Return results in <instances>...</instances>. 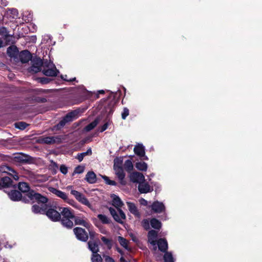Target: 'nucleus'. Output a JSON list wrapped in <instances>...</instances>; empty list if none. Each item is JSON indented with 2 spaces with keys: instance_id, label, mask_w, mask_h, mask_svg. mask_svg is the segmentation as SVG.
<instances>
[{
  "instance_id": "f257e3e1",
  "label": "nucleus",
  "mask_w": 262,
  "mask_h": 262,
  "mask_svg": "<svg viewBox=\"0 0 262 262\" xmlns=\"http://www.w3.org/2000/svg\"><path fill=\"white\" fill-rule=\"evenodd\" d=\"M18 191L23 194V202L26 204H33L36 202L38 204L48 203V198L31 189L29 184L26 182H19Z\"/></svg>"
},
{
  "instance_id": "f03ea898",
  "label": "nucleus",
  "mask_w": 262,
  "mask_h": 262,
  "mask_svg": "<svg viewBox=\"0 0 262 262\" xmlns=\"http://www.w3.org/2000/svg\"><path fill=\"white\" fill-rule=\"evenodd\" d=\"M59 211L61 214V219L60 221L61 225L67 229H72L74 226L73 219L74 218V210L70 207L60 206Z\"/></svg>"
},
{
  "instance_id": "7ed1b4c3",
  "label": "nucleus",
  "mask_w": 262,
  "mask_h": 262,
  "mask_svg": "<svg viewBox=\"0 0 262 262\" xmlns=\"http://www.w3.org/2000/svg\"><path fill=\"white\" fill-rule=\"evenodd\" d=\"M46 206L45 214L52 221L56 222L60 221L61 219L60 213V206L57 205L45 204Z\"/></svg>"
},
{
  "instance_id": "20e7f679",
  "label": "nucleus",
  "mask_w": 262,
  "mask_h": 262,
  "mask_svg": "<svg viewBox=\"0 0 262 262\" xmlns=\"http://www.w3.org/2000/svg\"><path fill=\"white\" fill-rule=\"evenodd\" d=\"M79 113V111L77 110L68 113L62 118L58 124L53 126L52 130L56 131L60 130L67 123L72 122L74 119H76L78 117Z\"/></svg>"
},
{
  "instance_id": "39448f33",
  "label": "nucleus",
  "mask_w": 262,
  "mask_h": 262,
  "mask_svg": "<svg viewBox=\"0 0 262 262\" xmlns=\"http://www.w3.org/2000/svg\"><path fill=\"white\" fill-rule=\"evenodd\" d=\"M31 66L28 69L30 73L35 74L42 71V59L35 56L31 60Z\"/></svg>"
},
{
  "instance_id": "423d86ee",
  "label": "nucleus",
  "mask_w": 262,
  "mask_h": 262,
  "mask_svg": "<svg viewBox=\"0 0 262 262\" xmlns=\"http://www.w3.org/2000/svg\"><path fill=\"white\" fill-rule=\"evenodd\" d=\"M13 159L14 161L21 164H31L34 161L33 157L23 153L14 154Z\"/></svg>"
},
{
  "instance_id": "0eeeda50",
  "label": "nucleus",
  "mask_w": 262,
  "mask_h": 262,
  "mask_svg": "<svg viewBox=\"0 0 262 262\" xmlns=\"http://www.w3.org/2000/svg\"><path fill=\"white\" fill-rule=\"evenodd\" d=\"M73 232L76 238L79 241L86 242L89 239V234L86 230L81 228L77 227L73 229Z\"/></svg>"
},
{
  "instance_id": "6e6552de",
  "label": "nucleus",
  "mask_w": 262,
  "mask_h": 262,
  "mask_svg": "<svg viewBox=\"0 0 262 262\" xmlns=\"http://www.w3.org/2000/svg\"><path fill=\"white\" fill-rule=\"evenodd\" d=\"M49 190L51 192L62 199L65 202L74 206L73 204L75 203V201L72 199H69L66 192L54 187H50Z\"/></svg>"
},
{
  "instance_id": "1a4fd4ad",
  "label": "nucleus",
  "mask_w": 262,
  "mask_h": 262,
  "mask_svg": "<svg viewBox=\"0 0 262 262\" xmlns=\"http://www.w3.org/2000/svg\"><path fill=\"white\" fill-rule=\"evenodd\" d=\"M16 187H13L12 189L8 191L5 190V192L7 193L9 199L14 202L21 201L23 202V194L18 190L15 189Z\"/></svg>"
},
{
  "instance_id": "9d476101",
  "label": "nucleus",
  "mask_w": 262,
  "mask_h": 262,
  "mask_svg": "<svg viewBox=\"0 0 262 262\" xmlns=\"http://www.w3.org/2000/svg\"><path fill=\"white\" fill-rule=\"evenodd\" d=\"M18 57L23 63H28L33 57L31 53L27 50L21 51L18 54Z\"/></svg>"
},
{
  "instance_id": "9b49d317",
  "label": "nucleus",
  "mask_w": 262,
  "mask_h": 262,
  "mask_svg": "<svg viewBox=\"0 0 262 262\" xmlns=\"http://www.w3.org/2000/svg\"><path fill=\"white\" fill-rule=\"evenodd\" d=\"M158 237V232L155 230H151L149 231L147 234V238L148 242L152 246H155L154 248L155 250H156L157 247V239Z\"/></svg>"
},
{
  "instance_id": "f8f14e48",
  "label": "nucleus",
  "mask_w": 262,
  "mask_h": 262,
  "mask_svg": "<svg viewBox=\"0 0 262 262\" xmlns=\"http://www.w3.org/2000/svg\"><path fill=\"white\" fill-rule=\"evenodd\" d=\"M130 181L133 183H141L142 181H145V177L144 175L139 172H133L130 173L129 176Z\"/></svg>"
},
{
  "instance_id": "ddd939ff",
  "label": "nucleus",
  "mask_w": 262,
  "mask_h": 262,
  "mask_svg": "<svg viewBox=\"0 0 262 262\" xmlns=\"http://www.w3.org/2000/svg\"><path fill=\"white\" fill-rule=\"evenodd\" d=\"M42 72L46 76L55 77L58 75L59 72L56 69L55 65L53 64V66L50 68L42 69Z\"/></svg>"
},
{
  "instance_id": "4468645a",
  "label": "nucleus",
  "mask_w": 262,
  "mask_h": 262,
  "mask_svg": "<svg viewBox=\"0 0 262 262\" xmlns=\"http://www.w3.org/2000/svg\"><path fill=\"white\" fill-rule=\"evenodd\" d=\"M151 209L156 213H161L165 211V207L163 203L158 201H155L150 206Z\"/></svg>"
},
{
  "instance_id": "2eb2a0df",
  "label": "nucleus",
  "mask_w": 262,
  "mask_h": 262,
  "mask_svg": "<svg viewBox=\"0 0 262 262\" xmlns=\"http://www.w3.org/2000/svg\"><path fill=\"white\" fill-rule=\"evenodd\" d=\"M138 190L141 193H147L151 192L153 188L150 187L147 182L142 181L139 184Z\"/></svg>"
},
{
  "instance_id": "dca6fc26",
  "label": "nucleus",
  "mask_w": 262,
  "mask_h": 262,
  "mask_svg": "<svg viewBox=\"0 0 262 262\" xmlns=\"http://www.w3.org/2000/svg\"><path fill=\"white\" fill-rule=\"evenodd\" d=\"M115 171V174L117 176L119 182L122 185L126 184V181L124 180L125 173L124 172L122 167H119L116 169H114Z\"/></svg>"
},
{
  "instance_id": "f3484780",
  "label": "nucleus",
  "mask_w": 262,
  "mask_h": 262,
  "mask_svg": "<svg viewBox=\"0 0 262 262\" xmlns=\"http://www.w3.org/2000/svg\"><path fill=\"white\" fill-rule=\"evenodd\" d=\"M159 250L162 252H166L168 250V243L167 240L164 238H160L157 241Z\"/></svg>"
},
{
  "instance_id": "a211bd4d",
  "label": "nucleus",
  "mask_w": 262,
  "mask_h": 262,
  "mask_svg": "<svg viewBox=\"0 0 262 262\" xmlns=\"http://www.w3.org/2000/svg\"><path fill=\"white\" fill-rule=\"evenodd\" d=\"M47 203L43 204L44 205H41V206H39L37 204H33L31 207L32 212L34 214H45L46 209L45 204H47Z\"/></svg>"
},
{
  "instance_id": "6ab92c4d",
  "label": "nucleus",
  "mask_w": 262,
  "mask_h": 262,
  "mask_svg": "<svg viewBox=\"0 0 262 262\" xmlns=\"http://www.w3.org/2000/svg\"><path fill=\"white\" fill-rule=\"evenodd\" d=\"M73 220L74 221L75 225L83 226L88 229L91 226V224L89 222L83 220V219L81 218L79 216H75L74 215V218L73 219Z\"/></svg>"
},
{
  "instance_id": "aec40b11",
  "label": "nucleus",
  "mask_w": 262,
  "mask_h": 262,
  "mask_svg": "<svg viewBox=\"0 0 262 262\" xmlns=\"http://www.w3.org/2000/svg\"><path fill=\"white\" fill-rule=\"evenodd\" d=\"M126 204L130 212L134 214L136 217L140 218L141 214L135 204L134 203L130 202H127Z\"/></svg>"
},
{
  "instance_id": "412c9836",
  "label": "nucleus",
  "mask_w": 262,
  "mask_h": 262,
  "mask_svg": "<svg viewBox=\"0 0 262 262\" xmlns=\"http://www.w3.org/2000/svg\"><path fill=\"white\" fill-rule=\"evenodd\" d=\"M88 247L92 253H96L99 251L98 242L95 240H90L88 242Z\"/></svg>"
},
{
  "instance_id": "4be33fe9",
  "label": "nucleus",
  "mask_w": 262,
  "mask_h": 262,
  "mask_svg": "<svg viewBox=\"0 0 262 262\" xmlns=\"http://www.w3.org/2000/svg\"><path fill=\"white\" fill-rule=\"evenodd\" d=\"M7 53L9 57L16 58L19 54L18 48L15 46H11L7 48Z\"/></svg>"
},
{
  "instance_id": "5701e85b",
  "label": "nucleus",
  "mask_w": 262,
  "mask_h": 262,
  "mask_svg": "<svg viewBox=\"0 0 262 262\" xmlns=\"http://www.w3.org/2000/svg\"><path fill=\"white\" fill-rule=\"evenodd\" d=\"M89 183L94 184L97 181L96 175L93 171H89L84 179Z\"/></svg>"
},
{
  "instance_id": "b1692460",
  "label": "nucleus",
  "mask_w": 262,
  "mask_h": 262,
  "mask_svg": "<svg viewBox=\"0 0 262 262\" xmlns=\"http://www.w3.org/2000/svg\"><path fill=\"white\" fill-rule=\"evenodd\" d=\"M134 152L138 156H144L145 152V147L142 144H138L135 146L134 148Z\"/></svg>"
},
{
  "instance_id": "393cba45",
  "label": "nucleus",
  "mask_w": 262,
  "mask_h": 262,
  "mask_svg": "<svg viewBox=\"0 0 262 262\" xmlns=\"http://www.w3.org/2000/svg\"><path fill=\"white\" fill-rule=\"evenodd\" d=\"M112 197L113 198V205L117 209L120 208L123 205L122 201L118 196L114 194Z\"/></svg>"
},
{
  "instance_id": "a878e982",
  "label": "nucleus",
  "mask_w": 262,
  "mask_h": 262,
  "mask_svg": "<svg viewBox=\"0 0 262 262\" xmlns=\"http://www.w3.org/2000/svg\"><path fill=\"white\" fill-rule=\"evenodd\" d=\"M2 183L3 187H9L12 183V179L9 177H3L1 179L0 181Z\"/></svg>"
},
{
  "instance_id": "bb28decb",
  "label": "nucleus",
  "mask_w": 262,
  "mask_h": 262,
  "mask_svg": "<svg viewBox=\"0 0 262 262\" xmlns=\"http://www.w3.org/2000/svg\"><path fill=\"white\" fill-rule=\"evenodd\" d=\"M38 142L48 144H53L55 142L54 137H41L38 139Z\"/></svg>"
},
{
  "instance_id": "cd10ccee",
  "label": "nucleus",
  "mask_w": 262,
  "mask_h": 262,
  "mask_svg": "<svg viewBox=\"0 0 262 262\" xmlns=\"http://www.w3.org/2000/svg\"><path fill=\"white\" fill-rule=\"evenodd\" d=\"M108 209L111 214L112 215L115 221L120 224L123 223V222L122 220H121V219L120 218L119 214L117 213V211L114 208L112 207H110Z\"/></svg>"
},
{
  "instance_id": "c85d7f7f",
  "label": "nucleus",
  "mask_w": 262,
  "mask_h": 262,
  "mask_svg": "<svg viewBox=\"0 0 262 262\" xmlns=\"http://www.w3.org/2000/svg\"><path fill=\"white\" fill-rule=\"evenodd\" d=\"M150 224L152 228L160 230L162 226L161 222L156 218H152L150 221Z\"/></svg>"
},
{
  "instance_id": "c756f323",
  "label": "nucleus",
  "mask_w": 262,
  "mask_h": 262,
  "mask_svg": "<svg viewBox=\"0 0 262 262\" xmlns=\"http://www.w3.org/2000/svg\"><path fill=\"white\" fill-rule=\"evenodd\" d=\"M99 120L95 119L93 122L85 126L84 130L86 132H90L94 129L98 124Z\"/></svg>"
},
{
  "instance_id": "7c9ffc66",
  "label": "nucleus",
  "mask_w": 262,
  "mask_h": 262,
  "mask_svg": "<svg viewBox=\"0 0 262 262\" xmlns=\"http://www.w3.org/2000/svg\"><path fill=\"white\" fill-rule=\"evenodd\" d=\"M92 154V151L91 148L88 149L86 151L83 152L82 153H78L76 156V159L79 161L81 162L83 160V158L87 155H91Z\"/></svg>"
},
{
  "instance_id": "2f4dec72",
  "label": "nucleus",
  "mask_w": 262,
  "mask_h": 262,
  "mask_svg": "<svg viewBox=\"0 0 262 262\" xmlns=\"http://www.w3.org/2000/svg\"><path fill=\"white\" fill-rule=\"evenodd\" d=\"M76 200L79 202H80L81 204L89 207H90L91 204L90 203L88 199L82 193L80 194V196L78 198V199Z\"/></svg>"
},
{
  "instance_id": "473e14b6",
  "label": "nucleus",
  "mask_w": 262,
  "mask_h": 262,
  "mask_svg": "<svg viewBox=\"0 0 262 262\" xmlns=\"http://www.w3.org/2000/svg\"><path fill=\"white\" fill-rule=\"evenodd\" d=\"M136 167L141 171H146L147 164L144 162H138L135 164Z\"/></svg>"
},
{
  "instance_id": "72a5a7b5",
  "label": "nucleus",
  "mask_w": 262,
  "mask_h": 262,
  "mask_svg": "<svg viewBox=\"0 0 262 262\" xmlns=\"http://www.w3.org/2000/svg\"><path fill=\"white\" fill-rule=\"evenodd\" d=\"M163 259L164 262H174V258L171 253L168 252H164Z\"/></svg>"
},
{
  "instance_id": "f704fd0d",
  "label": "nucleus",
  "mask_w": 262,
  "mask_h": 262,
  "mask_svg": "<svg viewBox=\"0 0 262 262\" xmlns=\"http://www.w3.org/2000/svg\"><path fill=\"white\" fill-rule=\"evenodd\" d=\"M124 168L128 172H130L133 169V165L130 160H127L124 164Z\"/></svg>"
},
{
  "instance_id": "c9c22d12",
  "label": "nucleus",
  "mask_w": 262,
  "mask_h": 262,
  "mask_svg": "<svg viewBox=\"0 0 262 262\" xmlns=\"http://www.w3.org/2000/svg\"><path fill=\"white\" fill-rule=\"evenodd\" d=\"M97 217L103 224H109L111 222V220L105 215L99 214L97 215Z\"/></svg>"
},
{
  "instance_id": "e433bc0d",
  "label": "nucleus",
  "mask_w": 262,
  "mask_h": 262,
  "mask_svg": "<svg viewBox=\"0 0 262 262\" xmlns=\"http://www.w3.org/2000/svg\"><path fill=\"white\" fill-rule=\"evenodd\" d=\"M101 241L105 245L108 249H111L113 246V241L111 239H108L105 236L101 237Z\"/></svg>"
},
{
  "instance_id": "4c0bfd02",
  "label": "nucleus",
  "mask_w": 262,
  "mask_h": 262,
  "mask_svg": "<svg viewBox=\"0 0 262 262\" xmlns=\"http://www.w3.org/2000/svg\"><path fill=\"white\" fill-rule=\"evenodd\" d=\"M91 260L92 262H102L101 256L98 253H92Z\"/></svg>"
},
{
  "instance_id": "58836bf2",
  "label": "nucleus",
  "mask_w": 262,
  "mask_h": 262,
  "mask_svg": "<svg viewBox=\"0 0 262 262\" xmlns=\"http://www.w3.org/2000/svg\"><path fill=\"white\" fill-rule=\"evenodd\" d=\"M118 241L120 244L125 249H129L128 247V241L126 238L119 236H118Z\"/></svg>"
},
{
  "instance_id": "ea45409f",
  "label": "nucleus",
  "mask_w": 262,
  "mask_h": 262,
  "mask_svg": "<svg viewBox=\"0 0 262 262\" xmlns=\"http://www.w3.org/2000/svg\"><path fill=\"white\" fill-rule=\"evenodd\" d=\"M28 124L25 122H18L15 123V127L20 130L25 129Z\"/></svg>"
},
{
  "instance_id": "a19ab883",
  "label": "nucleus",
  "mask_w": 262,
  "mask_h": 262,
  "mask_svg": "<svg viewBox=\"0 0 262 262\" xmlns=\"http://www.w3.org/2000/svg\"><path fill=\"white\" fill-rule=\"evenodd\" d=\"M84 169L85 167L84 166L78 165L76 166L74 169L73 175H74L75 173L80 174L83 173L84 172Z\"/></svg>"
},
{
  "instance_id": "79ce46f5",
  "label": "nucleus",
  "mask_w": 262,
  "mask_h": 262,
  "mask_svg": "<svg viewBox=\"0 0 262 262\" xmlns=\"http://www.w3.org/2000/svg\"><path fill=\"white\" fill-rule=\"evenodd\" d=\"M123 160L121 158H116L114 160V169H116L119 167H122Z\"/></svg>"
},
{
  "instance_id": "37998d69",
  "label": "nucleus",
  "mask_w": 262,
  "mask_h": 262,
  "mask_svg": "<svg viewBox=\"0 0 262 262\" xmlns=\"http://www.w3.org/2000/svg\"><path fill=\"white\" fill-rule=\"evenodd\" d=\"M102 178L107 185L112 186H116L117 185V183L115 181L110 180L109 178L106 176H102Z\"/></svg>"
},
{
  "instance_id": "c03bdc74",
  "label": "nucleus",
  "mask_w": 262,
  "mask_h": 262,
  "mask_svg": "<svg viewBox=\"0 0 262 262\" xmlns=\"http://www.w3.org/2000/svg\"><path fill=\"white\" fill-rule=\"evenodd\" d=\"M142 226L146 230H148L150 228V223L147 219H144L142 221Z\"/></svg>"
},
{
  "instance_id": "a18cd8bd",
  "label": "nucleus",
  "mask_w": 262,
  "mask_h": 262,
  "mask_svg": "<svg viewBox=\"0 0 262 262\" xmlns=\"http://www.w3.org/2000/svg\"><path fill=\"white\" fill-rule=\"evenodd\" d=\"M38 79L39 82L43 84L49 83L51 81L50 78L44 77L38 78Z\"/></svg>"
},
{
  "instance_id": "49530a36",
  "label": "nucleus",
  "mask_w": 262,
  "mask_h": 262,
  "mask_svg": "<svg viewBox=\"0 0 262 262\" xmlns=\"http://www.w3.org/2000/svg\"><path fill=\"white\" fill-rule=\"evenodd\" d=\"M129 115V110L127 107H124L121 114L122 119L125 120Z\"/></svg>"
},
{
  "instance_id": "de8ad7c7",
  "label": "nucleus",
  "mask_w": 262,
  "mask_h": 262,
  "mask_svg": "<svg viewBox=\"0 0 262 262\" xmlns=\"http://www.w3.org/2000/svg\"><path fill=\"white\" fill-rule=\"evenodd\" d=\"M43 64L42 68L43 69H47L52 67V63L49 62L47 59L46 60H42Z\"/></svg>"
},
{
  "instance_id": "09e8293b",
  "label": "nucleus",
  "mask_w": 262,
  "mask_h": 262,
  "mask_svg": "<svg viewBox=\"0 0 262 262\" xmlns=\"http://www.w3.org/2000/svg\"><path fill=\"white\" fill-rule=\"evenodd\" d=\"M71 193L75 196L76 199H78V198L80 197V194H82L81 193L75 190H72Z\"/></svg>"
},
{
  "instance_id": "8fccbe9b",
  "label": "nucleus",
  "mask_w": 262,
  "mask_h": 262,
  "mask_svg": "<svg viewBox=\"0 0 262 262\" xmlns=\"http://www.w3.org/2000/svg\"><path fill=\"white\" fill-rule=\"evenodd\" d=\"M105 262H116L115 260L111 256L108 255H103Z\"/></svg>"
},
{
  "instance_id": "3c124183",
  "label": "nucleus",
  "mask_w": 262,
  "mask_h": 262,
  "mask_svg": "<svg viewBox=\"0 0 262 262\" xmlns=\"http://www.w3.org/2000/svg\"><path fill=\"white\" fill-rule=\"evenodd\" d=\"M60 171L62 173L66 174L68 173V168L64 165H61L60 167Z\"/></svg>"
},
{
  "instance_id": "603ef678",
  "label": "nucleus",
  "mask_w": 262,
  "mask_h": 262,
  "mask_svg": "<svg viewBox=\"0 0 262 262\" xmlns=\"http://www.w3.org/2000/svg\"><path fill=\"white\" fill-rule=\"evenodd\" d=\"M118 211L119 212V215L120 218L121 219V220H122V219L125 220L126 218V216L124 212L122 211V210L120 208H118Z\"/></svg>"
},
{
  "instance_id": "864d4df0",
  "label": "nucleus",
  "mask_w": 262,
  "mask_h": 262,
  "mask_svg": "<svg viewBox=\"0 0 262 262\" xmlns=\"http://www.w3.org/2000/svg\"><path fill=\"white\" fill-rule=\"evenodd\" d=\"M61 78L63 80L66 81H69V82L74 81H76V79L75 77L73 78L68 79L67 75H66L64 76L61 75Z\"/></svg>"
},
{
  "instance_id": "5fc2aeb1",
  "label": "nucleus",
  "mask_w": 262,
  "mask_h": 262,
  "mask_svg": "<svg viewBox=\"0 0 262 262\" xmlns=\"http://www.w3.org/2000/svg\"><path fill=\"white\" fill-rule=\"evenodd\" d=\"M108 123L107 122L105 123L102 126H101L99 130L100 132H103L105 131L108 127Z\"/></svg>"
},
{
  "instance_id": "6e6d98bb",
  "label": "nucleus",
  "mask_w": 262,
  "mask_h": 262,
  "mask_svg": "<svg viewBox=\"0 0 262 262\" xmlns=\"http://www.w3.org/2000/svg\"><path fill=\"white\" fill-rule=\"evenodd\" d=\"M139 202L141 205L145 206H147V204H148L147 201L143 198L139 200Z\"/></svg>"
},
{
  "instance_id": "4d7b16f0",
  "label": "nucleus",
  "mask_w": 262,
  "mask_h": 262,
  "mask_svg": "<svg viewBox=\"0 0 262 262\" xmlns=\"http://www.w3.org/2000/svg\"><path fill=\"white\" fill-rule=\"evenodd\" d=\"M37 101L38 102L45 103L47 101V100L46 98L44 97H38L37 99Z\"/></svg>"
},
{
  "instance_id": "13d9d810",
  "label": "nucleus",
  "mask_w": 262,
  "mask_h": 262,
  "mask_svg": "<svg viewBox=\"0 0 262 262\" xmlns=\"http://www.w3.org/2000/svg\"><path fill=\"white\" fill-rule=\"evenodd\" d=\"M89 235L91 240H93L94 236H95V232L92 231V230H89Z\"/></svg>"
},
{
  "instance_id": "bf43d9fd",
  "label": "nucleus",
  "mask_w": 262,
  "mask_h": 262,
  "mask_svg": "<svg viewBox=\"0 0 262 262\" xmlns=\"http://www.w3.org/2000/svg\"><path fill=\"white\" fill-rule=\"evenodd\" d=\"M51 164L53 165V166H54V167L55 169L58 168V165H57V163L56 162H54L53 160L51 161Z\"/></svg>"
},
{
  "instance_id": "052dcab7",
  "label": "nucleus",
  "mask_w": 262,
  "mask_h": 262,
  "mask_svg": "<svg viewBox=\"0 0 262 262\" xmlns=\"http://www.w3.org/2000/svg\"><path fill=\"white\" fill-rule=\"evenodd\" d=\"M139 157L141 158L142 160H148V157L146 156H145V154H144V156H140Z\"/></svg>"
},
{
  "instance_id": "680f3d73",
  "label": "nucleus",
  "mask_w": 262,
  "mask_h": 262,
  "mask_svg": "<svg viewBox=\"0 0 262 262\" xmlns=\"http://www.w3.org/2000/svg\"><path fill=\"white\" fill-rule=\"evenodd\" d=\"M105 92L104 90H99L98 91V94H104Z\"/></svg>"
},
{
  "instance_id": "e2e57ef3",
  "label": "nucleus",
  "mask_w": 262,
  "mask_h": 262,
  "mask_svg": "<svg viewBox=\"0 0 262 262\" xmlns=\"http://www.w3.org/2000/svg\"><path fill=\"white\" fill-rule=\"evenodd\" d=\"M117 95V93H116V94H114L113 93H111V96H108V98H109V99H110V98H111V97H112V96H113V97H114V98H115V95Z\"/></svg>"
},
{
  "instance_id": "0e129e2a",
  "label": "nucleus",
  "mask_w": 262,
  "mask_h": 262,
  "mask_svg": "<svg viewBox=\"0 0 262 262\" xmlns=\"http://www.w3.org/2000/svg\"><path fill=\"white\" fill-rule=\"evenodd\" d=\"M7 169H8L10 171H11L15 173V172L14 171V170L13 169H12L11 168H10L8 166L7 167Z\"/></svg>"
},
{
  "instance_id": "69168bd1",
  "label": "nucleus",
  "mask_w": 262,
  "mask_h": 262,
  "mask_svg": "<svg viewBox=\"0 0 262 262\" xmlns=\"http://www.w3.org/2000/svg\"><path fill=\"white\" fill-rule=\"evenodd\" d=\"M13 178L15 180H17L18 179V177L17 175L16 174H15L14 176H13Z\"/></svg>"
},
{
  "instance_id": "338daca9",
  "label": "nucleus",
  "mask_w": 262,
  "mask_h": 262,
  "mask_svg": "<svg viewBox=\"0 0 262 262\" xmlns=\"http://www.w3.org/2000/svg\"><path fill=\"white\" fill-rule=\"evenodd\" d=\"M118 251L121 253V254H122V251L121 250H120V249H118Z\"/></svg>"
},
{
  "instance_id": "774afa93",
  "label": "nucleus",
  "mask_w": 262,
  "mask_h": 262,
  "mask_svg": "<svg viewBox=\"0 0 262 262\" xmlns=\"http://www.w3.org/2000/svg\"><path fill=\"white\" fill-rule=\"evenodd\" d=\"M132 239L133 241L134 242H136V238L135 237V238H132Z\"/></svg>"
}]
</instances>
